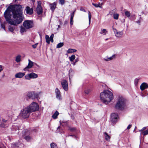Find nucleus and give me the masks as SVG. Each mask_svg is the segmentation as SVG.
<instances>
[{
    "instance_id": "1",
    "label": "nucleus",
    "mask_w": 148,
    "mask_h": 148,
    "mask_svg": "<svg viewBox=\"0 0 148 148\" xmlns=\"http://www.w3.org/2000/svg\"><path fill=\"white\" fill-rule=\"evenodd\" d=\"M22 5L16 4L12 7L11 12L12 14L13 19H11L10 11L7 10L4 13V16L6 21L10 24L16 25L21 23L23 20Z\"/></svg>"
},
{
    "instance_id": "2",
    "label": "nucleus",
    "mask_w": 148,
    "mask_h": 148,
    "mask_svg": "<svg viewBox=\"0 0 148 148\" xmlns=\"http://www.w3.org/2000/svg\"><path fill=\"white\" fill-rule=\"evenodd\" d=\"M101 101L106 104L108 103L113 99L112 93L108 90H105L100 94Z\"/></svg>"
},
{
    "instance_id": "3",
    "label": "nucleus",
    "mask_w": 148,
    "mask_h": 148,
    "mask_svg": "<svg viewBox=\"0 0 148 148\" xmlns=\"http://www.w3.org/2000/svg\"><path fill=\"white\" fill-rule=\"evenodd\" d=\"M32 112L27 107L23 108L21 110L20 115L23 119L28 118Z\"/></svg>"
},
{
    "instance_id": "4",
    "label": "nucleus",
    "mask_w": 148,
    "mask_h": 148,
    "mask_svg": "<svg viewBox=\"0 0 148 148\" xmlns=\"http://www.w3.org/2000/svg\"><path fill=\"white\" fill-rule=\"evenodd\" d=\"M128 102L125 98L121 97V112H124L128 108Z\"/></svg>"
},
{
    "instance_id": "5",
    "label": "nucleus",
    "mask_w": 148,
    "mask_h": 148,
    "mask_svg": "<svg viewBox=\"0 0 148 148\" xmlns=\"http://www.w3.org/2000/svg\"><path fill=\"white\" fill-rule=\"evenodd\" d=\"M119 120V117L117 113H114L111 114L110 120L113 125L116 123Z\"/></svg>"
},
{
    "instance_id": "6",
    "label": "nucleus",
    "mask_w": 148,
    "mask_h": 148,
    "mask_svg": "<svg viewBox=\"0 0 148 148\" xmlns=\"http://www.w3.org/2000/svg\"><path fill=\"white\" fill-rule=\"evenodd\" d=\"M31 112L37 110L39 109V106L36 103L33 102L29 106H27Z\"/></svg>"
},
{
    "instance_id": "7",
    "label": "nucleus",
    "mask_w": 148,
    "mask_h": 148,
    "mask_svg": "<svg viewBox=\"0 0 148 148\" xmlns=\"http://www.w3.org/2000/svg\"><path fill=\"white\" fill-rule=\"evenodd\" d=\"M23 25L26 29H29L34 27V24L32 21L27 20L23 22Z\"/></svg>"
},
{
    "instance_id": "8",
    "label": "nucleus",
    "mask_w": 148,
    "mask_h": 148,
    "mask_svg": "<svg viewBox=\"0 0 148 148\" xmlns=\"http://www.w3.org/2000/svg\"><path fill=\"white\" fill-rule=\"evenodd\" d=\"M38 77V75L33 72L28 74L25 76V79L27 80H30L31 79H35Z\"/></svg>"
},
{
    "instance_id": "9",
    "label": "nucleus",
    "mask_w": 148,
    "mask_h": 148,
    "mask_svg": "<svg viewBox=\"0 0 148 148\" xmlns=\"http://www.w3.org/2000/svg\"><path fill=\"white\" fill-rule=\"evenodd\" d=\"M23 134H24L23 138L27 141H29L32 139V137L29 135L30 132H28L27 130L23 131Z\"/></svg>"
},
{
    "instance_id": "10",
    "label": "nucleus",
    "mask_w": 148,
    "mask_h": 148,
    "mask_svg": "<svg viewBox=\"0 0 148 148\" xmlns=\"http://www.w3.org/2000/svg\"><path fill=\"white\" fill-rule=\"evenodd\" d=\"M61 84L64 90L65 91H67L68 90V84L67 81L65 79H63L61 82Z\"/></svg>"
},
{
    "instance_id": "11",
    "label": "nucleus",
    "mask_w": 148,
    "mask_h": 148,
    "mask_svg": "<svg viewBox=\"0 0 148 148\" xmlns=\"http://www.w3.org/2000/svg\"><path fill=\"white\" fill-rule=\"evenodd\" d=\"M55 92L56 97L57 99L60 100H62V97L61 95L60 92L58 88H56Z\"/></svg>"
},
{
    "instance_id": "12",
    "label": "nucleus",
    "mask_w": 148,
    "mask_h": 148,
    "mask_svg": "<svg viewBox=\"0 0 148 148\" xmlns=\"http://www.w3.org/2000/svg\"><path fill=\"white\" fill-rule=\"evenodd\" d=\"M41 3L39 2H38V5L36 8V11L38 14L40 15L42 12V9L40 5Z\"/></svg>"
},
{
    "instance_id": "13",
    "label": "nucleus",
    "mask_w": 148,
    "mask_h": 148,
    "mask_svg": "<svg viewBox=\"0 0 148 148\" xmlns=\"http://www.w3.org/2000/svg\"><path fill=\"white\" fill-rule=\"evenodd\" d=\"M28 61L29 63L28 65L23 69V70L24 71H27V69L31 68L33 66V64L34 63L33 62L29 59L28 60Z\"/></svg>"
},
{
    "instance_id": "14",
    "label": "nucleus",
    "mask_w": 148,
    "mask_h": 148,
    "mask_svg": "<svg viewBox=\"0 0 148 148\" xmlns=\"http://www.w3.org/2000/svg\"><path fill=\"white\" fill-rule=\"evenodd\" d=\"M25 10L27 14L29 15H31L33 13V10L32 8H30L29 6H27Z\"/></svg>"
},
{
    "instance_id": "15",
    "label": "nucleus",
    "mask_w": 148,
    "mask_h": 148,
    "mask_svg": "<svg viewBox=\"0 0 148 148\" xmlns=\"http://www.w3.org/2000/svg\"><path fill=\"white\" fill-rule=\"evenodd\" d=\"M147 88H148V85L145 82L142 83L140 86V88L142 91H143Z\"/></svg>"
},
{
    "instance_id": "16",
    "label": "nucleus",
    "mask_w": 148,
    "mask_h": 148,
    "mask_svg": "<svg viewBox=\"0 0 148 148\" xmlns=\"http://www.w3.org/2000/svg\"><path fill=\"white\" fill-rule=\"evenodd\" d=\"M25 75L24 73L19 72L17 73L15 75V77L16 78H21L23 77Z\"/></svg>"
},
{
    "instance_id": "17",
    "label": "nucleus",
    "mask_w": 148,
    "mask_h": 148,
    "mask_svg": "<svg viewBox=\"0 0 148 148\" xmlns=\"http://www.w3.org/2000/svg\"><path fill=\"white\" fill-rule=\"evenodd\" d=\"M26 95L27 97L29 99H33L34 92H27Z\"/></svg>"
},
{
    "instance_id": "18",
    "label": "nucleus",
    "mask_w": 148,
    "mask_h": 148,
    "mask_svg": "<svg viewBox=\"0 0 148 148\" xmlns=\"http://www.w3.org/2000/svg\"><path fill=\"white\" fill-rule=\"evenodd\" d=\"M115 108L117 110L120 109V97H119L118 101L115 106Z\"/></svg>"
},
{
    "instance_id": "19",
    "label": "nucleus",
    "mask_w": 148,
    "mask_h": 148,
    "mask_svg": "<svg viewBox=\"0 0 148 148\" xmlns=\"http://www.w3.org/2000/svg\"><path fill=\"white\" fill-rule=\"evenodd\" d=\"M49 5L50 6L51 9L53 11V12L56 7V3L55 2H54L53 3H50L49 4Z\"/></svg>"
},
{
    "instance_id": "20",
    "label": "nucleus",
    "mask_w": 148,
    "mask_h": 148,
    "mask_svg": "<svg viewBox=\"0 0 148 148\" xmlns=\"http://www.w3.org/2000/svg\"><path fill=\"white\" fill-rule=\"evenodd\" d=\"M42 92L41 91H40L38 93H34V97L33 99H34L35 98H38L39 96V95H40L42 93Z\"/></svg>"
},
{
    "instance_id": "21",
    "label": "nucleus",
    "mask_w": 148,
    "mask_h": 148,
    "mask_svg": "<svg viewBox=\"0 0 148 148\" xmlns=\"http://www.w3.org/2000/svg\"><path fill=\"white\" fill-rule=\"evenodd\" d=\"M103 134L104 135V137H105V139L107 141L110 140V137L108 134L106 132H104Z\"/></svg>"
},
{
    "instance_id": "22",
    "label": "nucleus",
    "mask_w": 148,
    "mask_h": 148,
    "mask_svg": "<svg viewBox=\"0 0 148 148\" xmlns=\"http://www.w3.org/2000/svg\"><path fill=\"white\" fill-rule=\"evenodd\" d=\"M59 113L57 111H56L55 113L52 116V117L53 119H56L57 118V116L59 115Z\"/></svg>"
},
{
    "instance_id": "23",
    "label": "nucleus",
    "mask_w": 148,
    "mask_h": 148,
    "mask_svg": "<svg viewBox=\"0 0 148 148\" xmlns=\"http://www.w3.org/2000/svg\"><path fill=\"white\" fill-rule=\"evenodd\" d=\"M27 29H26L24 27H23L22 26H21V29L20 30V32L21 33L23 34L24 32H26L27 31Z\"/></svg>"
},
{
    "instance_id": "24",
    "label": "nucleus",
    "mask_w": 148,
    "mask_h": 148,
    "mask_svg": "<svg viewBox=\"0 0 148 148\" xmlns=\"http://www.w3.org/2000/svg\"><path fill=\"white\" fill-rule=\"evenodd\" d=\"M115 55H113L111 57H110L108 58H104V60L106 61H110L112 60L115 57Z\"/></svg>"
},
{
    "instance_id": "25",
    "label": "nucleus",
    "mask_w": 148,
    "mask_h": 148,
    "mask_svg": "<svg viewBox=\"0 0 148 148\" xmlns=\"http://www.w3.org/2000/svg\"><path fill=\"white\" fill-rule=\"evenodd\" d=\"M77 51V50L74 49H69L67 51L68 53L75 52Z\"/></svg>"
},
{
    "instance_id": "26",
    "label": "nucleus",
    "mask_w": 148,
    "mask_h": 148,
    "mask_svg": "<svg viewBox=\"0 0 148 148\" xmlns=\"http://www.w3.org/2000/svg\"><path fill=\"white\" fill-rule=\"evenodd\" d=\"M50 147L51 148H58L57 145L54 143H52L50 144Z\"/></svg>"
},
{
    "instance_id": "27",
    "label": "nucleus",
    "mask_w": 148,
    "mask_h": 148,
    "mask_svg": "<svg viewBox=\"0 0 148 148\" xmlns=\"http://www.w3.org/2000/svg\"><path fill=\"white\" fill-rule=\"evenodd\" d=\"M45 39L46 40V42L48 44H49L50 43V38L49 37V36L48 35H46L45 36Z\"/></svg>"
},
{
    "instance_id": "28",
    "label": "nucleus",
    "mask_w": 148,
    "mask_h": 148,
    "mask_svg": "<svg viewBox=\"0 0 148 148\" xmlns=\"http://www.w3.org/2000/svg\"><path fill=\"white\" fill-rule=\"evenodd\" d=\"M75 56L74 55H72L70 57H69V59L71 62H73L75 59Z\"/></svg>"
},
{
    "instance_id": "29",
    "label": "nucleus",
    "mask_w": 148,
    "mask_h": 148,
    "mask_svg": "<svg viewBox=\"0 0 148 148\" xmlns=\"http://www.w3.org/2000/svg\"><path fill=\"white\" fill-rule=\"evenodd\" d=\"M107 32L106 29H103L101 30V31L100 32V33L103 35H106L107 33Z\"/></svg>"
},
{
    "instance_id": "30",
    "label": "nucleus",
    "mask_w": 148,
    "mask_h": 148,
    "mask_svg": "<svg viewBox=\"0 0 148 148\" xmlns=\"http://www.w3.org/2000/svg\"><path fill=\"white\" fill-rule=\"evenodd\" d=\"M8 124L2 122L0 124V127H8Z\"/></svg>"
},
{
    "instance_id": "31",
    "label": "nucleus",
    "mask_w": 148,
    "mask_h": 148,
    "mask_svg": "<svg viewBox=\"0 0 148 148\" xmlns=\"http://www.w3.org/2000/svg\"><path fill=\"white\" fill-rule=\"evenodd\" d=\"M21 56L20 55H18L16 58V61L17 62H19L21 61Z\"/></svg>"
},
{
    "instance_id": "32",
    "label": "nucleus",
    "mask_w": 148,
    "mask_h": 148,
    "mask_svg": "<svg viewBox=\"0 0 148 148\" xmlns=\"http://www.w3.org/2000/svg\"><path fill=\"white\" fill-rule=\"evenodd\" d=\"M64 43L63 42H60L56 46V48H59L61 47L64 45Z\"/></svg>"
},
{
    "instance_id": "33",
    "label": "nucleus",
    "mask_w": 148,
    "mask_h": 148,
    "mask_svg": "<svg viewBox=\"0 0 148 148\" xmlns=\"http://www.w3.org/2000/svg\"><path fill=\"white\" fill-rule=\"evenodd\" d=\"M8 30L10 32L13 33L14 31V29L12 26H9L8 27Z\"/></svg>"
},
{
    "instance_id": "34",
    "label": "nucleus",
    "mask_w": 148,
    "mask_h": 148,
    "mask_svg": "<svg viewBox=\"0 0 148 148\" xmlns=\"http://www.w3.org/2000/svg\"><path fill=\"white\" fill-rule=\"evenodd\" d=\"M140 79L139 78H136L134 80V83L135 86H136L138 84Z\"/></svg>"
},
{
    "instance_id": "35",
    "label": "nucleus",
    "mask_w": 148,
    "mask_h": 148,
    "mask_svg": "<svg viewBox=\"0 0 148 148\" xmlns=\"http://www.w3.org/2000/svg\"><path fill=\"white\" fill-rule=\"evenodd\" d=\"M69 130L72 132H75L77 131L75 127H70Z\"/></svg>"
},
{
    "instance_id": "36",
    "label": "nucleus",
    "mask_w": 148,
    "mask_h": 148,
    "mask_svg": "<svg viewBox=\"0 0 148 148\" xmlns=\"http://www.w3.org/2000/svg\"><path fill=\"white\" fill-rule=\"evenodd\" d=\"M11 147H18V144L16 143H14L11 144Z\"/></svg>"
},
{
    "instance_id": "37",
    "label": "nucleus",
    "mask_w": 148,
    "mask_h": 148,
    "mask_svg": "<svg viewBox=\"0 0 148 148\" xmlns=\"http://www.w3.org/2000/svg\"><path fill=\"white\" fill-rule=\"evenodd\" d=\"M114 32L115 33V36H116L117 37H119L120 36V32L118 33L116 29H115V30H114Z\"/></svg>"
},
{
    "instance_id": "38",
    "label": "nucleus",
    "mask_w": 148,
    "mask_h": 148,
    "mask_svg": "<svg viewBox=\"0 0 148 148\" xmlns=\"http://www.w3.org/2000/svg\"><path fill=\"white\" fill-rule=\"evenodd\" d=\"M142 134L144 136L148 134V129L146 131H144L143 132H142Z\"/></svg>"
},
{
    "instance_id": "39",
    "label": "nucleus",
    "mask_w": 148,
    "mask_h": 148,
    "mask_svg": "<svg viewBox=\"0 0 148 148\" xmlns=\"http://www.w3.org/2000/svg\"><path fill=\"white\" fill-rule=\"evenodd\" d=\"M119 15L117 14H114V18L115 19H118L119 18Z\"/></svg>"
},
{
    "instance_id": "40",
    "label": "nucleus",
    "mask_w": 148,
    "mask_h": 148,
    "mask_svg": "<svg viewBox=\"0 0 148 148\" xmlns=\"http://www.w3.org/2000/svg\"><path fill=\"white\" fill-rule=\"evenodd\" d=\"M125 15L127 17H129L130 15V13L128 11H126L125 13Z\"/></svg>"
},
{
    "instance_id": "41",
    "label": "nucleus",
    "mask_w": 148,
    "mask_h": 148,
    "mask_svg": "<svg viewBox=\"0 0 148 148\" xmlns=\"http://www.w3.org/2000/svg\"><path fill=\"white\" fill-rule=\"evenodd\" d=\"M92 4L93 6H94L96 8L99 7L101 8H102V6H100V5H98L97 4H95L94 3H92Z\"/></svg>"
},
{
    "instance_id": "42",
    "label": "nucleus",
    "mask_w": 148,
    "mask_h": 148,
    "mask_svg": "<svg viewBox=\"0 0 148 148\" xmlns=\"http://www.w3.org/2000/svg\"><path fill=\"white\" fill-rule=\"evenodd\" d=\"M88 19H89V24H90V20L91 18V14L90 12L89 11L88 12Z\"/></svg>"
},
{
    "instance_id": "43",
    "label": "nucleus",
    "mask_w": 148,
    "mask_h": 148,
    "mask_svg": "<svg viewBox=\"0 0 148 148\" xmlns=\"http://www.w3.org/2000/svg\"><path fill=\"white\" fill-rule=\"evenodd\" d=\"M13 129H14L16 131L17 130H19L18 127L17 126H15L14 125L13 126L12 130H13Z\"/></svg>"
},
{
    "instance_id": "44",
    "label": "nucleus",
    "mask_w": 148,
    "mask_h": 148,
    "mask_svg": "<svg viewBox=\"0 0 148 148\" xmlns=\"http://www.w3.org/2000/svg\"><path fill=\"white\" fill-rule=\"evenodd\" d=\"M146 129V127H143L142 129L140 130H139V131L140 132V134H142V132H143V131Z\"/></svg>"
},
{
    "instance_id": "45",
    "label": "nucleus",
    "mask_w": 148,
    "mask_h": 148,
    "mask_svg": "<svg viewBox=\"0 0 148 148\" xmlns=\"http://www.w3.org/2000/svg\"><path fill=\"white\" fill-rule=\"evenodd\" d=\"M59 3L62 5H63L64 4V0H59Z\"/></svg>"
},
{
    "instance_id": "46",
    "label": "nucleus",
    "mask_w": 148,
    "mask_h": 148,
    "mask_svg": "<svg viewBox=\"0 0 148 148\" xmlns=\"http://www.w3.org/2000/svg\"><path fill=\"white\" fill-rule=\"evenodd\" d=\"M1 27L5 30V27L4 24H3L1 23Z\"/></svg>"
},
{
    "instance_id": "47",
    "label": "nucleus",
    "mask_w": 148,
    "mask_h": 148,
    "mask_svg": "<svg viewBox=\"0 0 148 148\" xmlns=\"http://www.w3.org/2000/svg\"><path fill=\"white\" fill-rule=\"evenodd\" d=\"M73 18H70V24L72 25H73Z\"/></svg>"
},
{
    "instance_id": "48",
    "label": "nucleus",
    "mask_w": 148,
    "mask_h": 148,
    "mask_svg": "<svg viewBox=\"0 0 148 148\" xmlns=\"http://www.w3.org/2000/svg\"><path fill=\"white\" fill-rule=\"evenodd\" d=\"M2 122H3V123H7V124H8V121L7 120H5L4 119H3Z\"/></svg>"
},
{
    "instance_id": "49",
    "label": "nucleus",
    "mask_w": 148,
    "mask_h": 148,
    "mask_svg": "<svg viewBox=\"0 0 148 148\" xmlns=\"http://www.w3.org/2000/svg\"><path fill=\"white\" fill-rule=\"evenodd\" d=\"M38 45V43H36L34 45H32V46L34 49H35L36 48L37 46Z\"/></svg>"
},
{
    "instance_id": "50",
    "label": "nucleus",
    "mask_w": 148,
    "mask_h": 148,
    "mask_svg": "<svg viewBox=\"0 0 148 148\" xmlns=\"http://www.w3.org/2000/svg\"><path fill=\"white\" fill-rule=\"evenodd\" d=\"M90 90H87L85 91L84 92L85 94H88L90 92Z\"/></svg>"
},
{
    "instance_id": "51",
    "label": "nucleus",
    "mask_w": 148,
    "mask_h": 148,
    "mask_svg": "<svg viewBox=\"0 0 148 148\" xmlns=\"http://www.w3.org/2000/svg\"><path fill=\"white\" fill-rule=\"evenodd\" d=\"M75 11H74L71 14V18H73L74 15V12Z\"/></svg>"
},
{
    "instance_id": "52",
    "label": "nucleus",
    "mask_w": 148,
    "mask_h": 148,
    "mask_svg": "<svg viewBox=\"0 0 148 148\" xmlns=\"http://www.w3.org/2000/svg\"><path fill=\"white\" fill-rule=\"evenodd\" d=\"M3 68L2 65H0V72L3 69Z\"/></svg>"
},
{
    "instance_id": "53",
    "label": "nucleus",
    "mask_w": 148,
    "mask_h": 148,
    "mask_svg": "<svg viewBox=\"0 0 148 148\" xmlns=\"http://www.w3.org/2000/svg\"><path fill=\"white\" fill-rule=\"evenodd\" d=\"M132 125L130 124L127 127V129L128 130L130 129L131 128Z\"/></svg>"
},
{
    "instance_id": "54",
    "label": "nucleus",
    "mask_w": 148,
    "mask_h": 148,
    "mask_svg": "<svg viewBox=\"0 0 148 148\" xmlns=\"http://www.w3.org/2000/svg\"><path fill=\"white\" fill-rule=\"evenodd\" d=\"M53 37H54V34H52L51 35V36H50V38H50V39H53Z\"/></svg>"
},
{
    "instance_id": "55",
    "label": "nucleus",
    "mask_w": 148,
    "mask_h": 148,
    "mask_svg": "<svg viewBox=\"0 0 148 148\" xmlns=\"http://www.w3.org/2000/svg\"><path fill=\"white\" fill-rule=\"evenodd\" d=\"M80 10L85 12H86L85 10L83 8H81L80 9Z\"/></svg>"
},
{
    "instance_id": "56",
    "label": "nucleus",
    "mask_w": 148,
    "mask_h": 148,
    "mask_svg": "<svg viewBox=\"0 0 148 148\" xmlns=\"http://www.w3.org/2000/svg\"><path fill=\"white\" fill-rule=\"evenodd\" d=\"M60 129V127L59 126L57 127V129L56 131L57 132H60V131H58L59 129Z\"/></svg>"
},
{
    "instance_id": "57",
    "label": "nucleus",
    "mask_w": 148,
    "mask_h": 148,
    "mask_svg": "<svg viewBox=\"0 0 148 148\" xmlns=\"http://www.w3.org/2000/svg\"><path fill=\"white\" fill-rule=\"evenodd\" d=\"M79 61V59L78 58H76L75 60V62H77Z\"/></svg>"
},
{
    "instance_id": "58",
    "label": "nucleus",
    "mask_w": 148,
    "mask_h": 148,
    "mask_svg": "<svg viewBox=\"0 0 148 148\" xmlns=\"http://www.w3.org/2000/svg\"><path fill=\"white\" fill-rule=\"evenodd\" d=\"M74 137L77 140V137L76 136H75V135L74 136Z\"/></svg>"
},
{
    "instance_id": "59",
    "label": "nucleus",
    "mask_w": 148,
    "mask_h": 148,
    "mask_svg": "<svg viewBox=\"0 0 148 148\" xmlns=\"http://www.w3.org/2000/svg\"><path fill=\"white\" fill-rule=\"evenodd\" d=\"M50 41H51L52 42H53V39H50Z\"/></svg>"
},
{
    "instance_id": "60",
    "label": "nucleus",
    "mask_w": 148,
    "mask_h": 148,
    "mask_svg": "<svg viewBox=\"0 0 148 148\" xmlns=\"http://www.w3.org/2000/svg\"><path fill=\"white\" fill-rule=\"evenodd\" d=\"M136 22L138 23H140V21L139 20H138V21H137Z\"/></svg>"
},
{
    "instance_id": "61",
    "label": "nucleus",
    "mask_w": 148,
    "mask_h": 148,
    "mask_svg": "<svg viewBox=\"0 0 148 148\" xmlns=\"http://www.w3.org/2000/svg\"><path fill=\"white\" fill-rule=\"evenodd\" d=\"M75 135H69L68 136H72V137H74V136Z\"/></svg>"
},
{
    "instance_id": "62",
    "label": "nucleus",
    "mask_w": 148,
    "mask_h": 148,
    "mask_svg": "<svg viewBox=\"0 0 148 148\" xmlns=\"http://www.w3.org/2000/svg\"><path fill=\"white\" fill-rule=\"evenodd\" d=\"M76 63V62H74L72 64H73V65H75V63Z\"/></svg>"
},
{
    "instance_id": "63",
    "label": "nucleus",
    "mask_w": 148,
    "mask_h": 148,
    "mask_svg": "<svg viewBox=\"0 0 148 148\" xmlns=\"http://www.w3.org/2000/svg\"><path fill=\"white\" fill-rule=\"evenodd\" d=\"M106 0H102V1L103 2H105L106 1Z\"/></svg>"
},
{
    "instance_id": "64",
    "label": "nucleus",
    "mask_w": 148,
    "mask_h": 148,
    "mask_svg": "<svg viewBox=\"0 0 148 148\" xmlns=\"http://www.w3.org/2000/svg\"><path fill=\"white\" fill-rule=\"evenodd\" d=\"M98 4V5H100V3H98V4Z\"/></svg>"
}]
</instances>
